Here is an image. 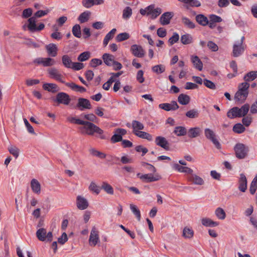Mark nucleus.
<instances>
[{
  "mask_svg": "<svg viewBox=\"0 0 257 257\" xmlns=\"http://www.w3.org/2000/svg\"><path fill=\"white\" fill-rule=\"evenodd\" d=\"M80 130L83 134L93 136L94 133H96L101 139H105L103 135V131L91 122L87 121L84 126L80 127Z\"/></svg>",
  "mask_w": 257,
  "mask_h": 257,
  "instance_id": "nucleus-1",
  "label": "nucleus"
},
{
  "mask_svg": "<svg viewBox=\"0 0 257 257\" xmlns=\"http://www.w3.org/2000/svg\"><path fill=\"white\" fill-rule=\"evenodd\" d=\"M140 13L143 16H151V19H155L161 14L162 10L160 8L155 9V5H151L145 9H140Z\"/></svg>",
  "mask_w": 257,
  "mask_h": 257,
  "instance_id": "nucleus-2",
  "label": "nucleus"
},
{
  "mask_svg": "<svg viewBox=\"0 0 257 257\" xmlns=\"http://www.w3.org/2000/svg\"><path fill=\"white\" fill-rule=\"evenodd\" d=\"M234 150L237 158L243 159L247 156L249 149L248 147L242 143H237L234 146Z\"/></svg>",
  "mask_w": 257,
  "mask_h": 257,
  "instance_id": "nucleus-3",
  "label": "nucleus"
},
{
  "mask_svg": "<svg viewBox=\"0 0 257 257\" xmlns=\"http://www.w3.org/2000/svg\"><path fill=\"white\" fill-rule=\"evenodd\" d=\"M244 37L242 36L240 41L236 42L233 45L232 56L238 57L241 56L245 49V45L243 44Z\"/></svg>",
  "mask_w": 257,
  "mask_h": 257,
  "instance_id": "nucleus-4",
  "label": "nucleus"
},
{
  "mask_svg": "<svg viewBox=\"0 0 257 257\" xmlns=\"http://www.w3.org/2000/svg\"><path fill=\"white\" fill-rule=\"evenodd\" d=\"M36 234L38 239L41 241H47L50 242L53 239L52 232L49 231L47 233L46 229L44 228H41L38 229Z\"/></svg>",
  "mask_w": 257,
  "mask_h": 257,
  "instance_id": "nucleus-5",
  "label": "nucleus"
},
{
  "mask_svg": "<svg viewBox=\"0 0 257 257\" xmlns=\"http://www.w3.org/2000/svg\"><path fill=\"white\" fill-rule=\"evenodd\" d=\"M33 63L37 65H41L43 67H50L56 64V61L50 57H39L35 59Z\"/></svg>",
  "mask_w": 257,
  "mask_h": 257,
  "instance_id": "nucleus-6",
  "label": "nucleus"
},
{
  "mask_svg": "<svg viewBox=\"0 0 257 257\" xmlns=\"http://www.w3.org/2000/svg\"><path fill=\"white\" fill-rule=\"evenodd\" d=\"M53 101L57 102L58 104H63L67 105L70 103L71 98L69 95L66 93L61 92L57 94Z\"/></svg>",
  "mask_w": 257,
  "mask_h": 257,
  "instance_id": "nucleus-7",
  "label": "nucleus"
},
{
  "mask_svg": "<svg viewBox=\"0 0 257 257\" xmlns=\"http://www.w3.org/2000/svg\"><path fill=\"white\" fill-rule=\"evenodd\" d=\"M127 131L124 128H117L115 130L114 134L111 138V142L115 143L122 140V136L126 135Z\"/></svg>",
  "mask_w": 257,
  "mask_h": 257,
  "instance_id": "nucleus-8",
  "label": "nucleus"
},
{
  "mask_svg": "<svg viewBox=\"0 0 257 257\" xmlns=\"http://www.w3.org/2000/svg\"><path fill=\"white\" fill-rule=\"evenodd\" d=\"M49 77L59 82L65 84V81L63 80V76L56 68H51L48 70Z\"/></svg>",
  "mask_w": 257,
  "mask_h": 257,
  "instance_id": "nucleus-9",
  "label": "nucleus"
},
{
  "mask_svg": "<svg viewBox=\"0 0 257 257\" xmlns=\"http://www.w3.org/2000/svg\"><path fill=\"white\" fill-rule=\"evenodd\" d=\"M137 176L140 177L143 181L148 183L157 181L161 179V177L159 175H153L152 173L141 175V173H139L137 174Z\"/></svg>",
  "mask_w": 257,
  "mask_h": 257,
  "instance_id": "nucleus-10",
  "label": "nucleus"
},
{
  "mask_svg": "<svg viewBox=\"0 0 257 257\" xmlns=\"http://www.w3.org/2000/svg\"><path fill=\"white\" fill-rule=\"evenodd\" d=\"M99 240V232L95 226H93L90 232L89 241L90 245L95 246Z\"/></svg>",
  "mask_w": 257,
  "mask_h": 257,
  "instance_id": "nucleus-11",
  "label": "nucleus"
},
{
  "mask_svg": "<svg viewBox=\"0 0 257 257\" xmlns=\"http://www.w3.org/2000/svg\"><path fill=\"white\" fill-rule=\"evenodd\" d=\"M156 145L163 148L166 151L170 149V144L166 139L162 136H158L156 138L155 140Z\"/></svg>",
  "mask_w": 257,
  "mask_h": 257,
  "instance_id": "nucleus-12",
  "label": "nucleus"
},
{
  "mask_svg": "<svg viewBox=\"0 0 257 257\" xmlns=\"http://www.w3.org/2000/svg\"><path fill=\"white\" fill-rule=\"evenodd\" d=\"M76 106L81 111L85 109H89L91 108V105L89 100L84 98H78Z\"/></svg>",
  "mask_w": 257,
  "mask_h": 257,
  "instance_id": "nucleus-13",
  "label": "nucleus"
},
{
  "mask_svg": "<svg viewBox=\"0 0 257 257\" xmlns=\"http://www.w3.org/2000/svg\"><path fill=\"white\" fill-rule=\"evenodd\" d=\"M131 50L132 54L136 57L142 58L145 56V52L142 47L136 44L131 46Z\"/></svg>",
  "mask_w": 257,
  "mask_h": 257,
  "instance_id": "nucleus-14",
  "label": "nucleus"
},
{
  "mask_svg": "<svg viewBox=\"0 0 257 257\" xmlns=\"http://www.w3.org/2000/svg\"><path fill=\"white\" fill-rule=\"evenodd\" d=\"M159 107L166 111L175 110L179 108V105L175 101H172L170 103H163L159 105Z\"/></svg>",
  "mask_w": 257,
  "mask_h": 257,
  "instance_id": "nucleus-15",
  "label": "nucleus"
},
{
  "mask_svg": "<svg viewBox=\"0 0 257 257\" xmlns=\"http://www.w3.org/2000/svg\"><path fill=\"white\" fill-rule=\"evenodd\" d=\"M247 179L243 174H240L238 180V189L242 192H245L247 189Z\"/></svg>",
  "mask_w": 257,
  "mask_h": 257,
  "instance_id": "nucleus-16",
  "label": "nucleus"
},
{
  "mask_svg": "<svg viewBox=\"0 0 257 257\" xmlns=\"http://www.w3.org/2000/svg\"><path fill=\"white\" fill-rule=\"evenodd\" d=\"M174 14L172 12L164 13L160 18V22L162 25H167L170 24V20L173 17Z\"/></svg>",
  "mask_w": 257,
  "mask_h": 257,
  "instance_id": "nucleus-17",
  "label": "nucleus"
},
{
  "mask_svg": "<svg viewBox=\"0 0 257 257\" xmlns=\"http://www.w3.org/2000/svg\"><path fill=\"white\" fill-rule=\"evenodd\" d=\"M49 56L54 57L57 55L58 48L56 44L50 43L45 47Z\"/></svg>",
  "mask_w": 257,
  "mask_h": 257,
  "instance_id": "nucleus-18",
  "label": "nucleus"
},
{
  "mask_svg": "<svg viewBox=\"0 0 257 257\" xmlns=\"http://www.w3.org/2000/svg\"><path fill=\"white\" fill-rule=\"evenodd\" d=\"M248 95V92L241 91L238 89L237 91L235 94L234 99L237 101L243 102L245 100Z\"/></svg>",
  "mask_w": 257,
  "mask_h": 257,
  "instance_id": "nucleus-19",
  "label": "nucleus"
},
{
  "mask_svg": "<svg viewBox=\"0 0 257 257\" xmlns=\"http://www.w3.org/2000/svg\"><path fill=\"white\" fill-rule=\"evenodd\" d=\"M77 206L80 210H84L88 206V203L86 199L80 196L77 197Z\"/></svg>",
  "mask_w": 257,
  "mask_h": 257,
  "instance_id": "nucleus-20",
  "label": "nucleus"
},
{
  "mask_svg": "<svg viewBox=\"0 0 257 257\" xmlns=\"http://www.w3.org/2000/svg\"><path fill=\"white\" fill-rule=\"evenodd\" d=\"M30 185L31 189L34 193L38 195L41 193V184L37 179H33L31 181Z\"/></svg>",
  "mask_w": 257,
  "mask_h": 257,
  "instance_id": "nucleus-21",
  "label": "nucleus"
},
{
  "mask_svg": "<svg viewBox=\"0 0 257 257\" xmlns=\"http://www.w3.org/2000/svg\"><path fill=\"white\" fill-rule=\"evenodd\" d=\"M103 3V0H82V5L86 8H90L95 5H101Z\"/></svg>",
  "mask_w": 257,
  "mask_h": 257,
  "instance_id": "nucleus-22",
  "label": "nucleus"
},
{
  "mask_svg": "<svg viewBox=\"0 0 257 257\" xmlns=\"http://www.w3.org/2000/svg\"><path fill=\"white\" fill-rule=\"evenodd\" d=\"M172 167L174 169L177 170L178 172L181 173H185L191 174L193 172L192 169L187 167L182 166L177 163L173 164Z\"/></svg>",
  "mask_w": 257,
  "mask_h": 257,
  "instance_id": "nucleus-23",
  "label": "nucleus"
},
{
  "mask_svg": "<svg viewBox=\"0 0 257 257\" xmlns=\"http://www.w3.org/2000/svg\"><path fill=\"white\" fill-rule=\"evenodd\" d=\"M201 130L200 127H195L189 129L187 134L188 137L190 138H194L199 137L200 135Z\"/></svg>",
  "mask_w": 257,
  "mask_h": 257,
  "instance_id": "nucleus-24",
  "label": "nucleus"
},
{
  "mask_svg": "<svg viewBox=\"0 0 257 257\" xmlns=\"http://www.w3.org/2000/svg\"><path fill=\"white\" fill-rule=\"evenodd\" d=\"M188 178V180L195 185H202L204 183L203 179L200 177L192 173Z\"/></svg>",
  "mask_w": 257,
  "mask_h": 257,
  "instance_id": "nucleus-25",
  "label": "nucleus"
},
{
  "mask_svg": "<svg viewBox=\"0 0 257 257\" xmlns=\"http://www.w3.org/2000/svg\"><path fill=\"white\" fill-rule=\"evenodd\" d=\"M191 62L196 69H198L199 71L202 70L203 63L198 56H192Z\"/></svg>",
  "mask_w": 257,
  "mask_h": 257,
  "instance_id": "nucleus-26",
  "label": "nucleus"
},
{
  "mask_svg": "<svg viewBox=\"0 0 257 257\" xmlns=\"http://www.w3.org/2000/svg\"><path fill=\"white\" fill-rule=\"evenodd\" d=\"M195 20L200 25L202 26H206L208 24V18L203 14L197 15Z\"/></svg>",
  "mask_w": 257,
  "mask_h": 257,
  "instance_id": "nucleus-27",
  "label": "nucleus"
},
{
  "mask_svg": "<svg viewBox=\"0 0 257 257\" xmlns=\"http://www.w3.org/2000/svg\"><path fill=\"white\" fill-rule=\"evenodd\" d=\"M201 223L202 225L206 227H215L219 225V222L217 221H214L209 218H203L201 219Z\"/></svg>",
  "mask_w": 257,
  "mask_h": 257,
  "instance_id": "nucleus-28",
  "label": "nucleus"
},
{
  "mask_svg": "<svg viewBox=\"0 0 257 257\" xmlns=\"http://www.w3.org/2000/svg\"><path fill=\"white\" fill-rule=\"evenodd\" d=\"M114 57L111 54L108 53H104L102 55V59L104 63L109 66H112L114 62Z\"/></svg>",
  "mask_w": 257,
  "mask_h": 257,
  "instance_id": "nucleus-29",
  "label": "nucleus"
},
{
  "mask_svg": "<svg viewBox=\"0 0 257 257\" xmlns=\"http://www.w3.org/2000/svg\"><path fill=\"white\" fill-rule=\"evenodd\" d=\"M65 85L70 87L71 89H72L74 91L79 92L81 93H83L86 91V89L83 87L79 85H78L76 84L75 83L73 82L71 83H66Z\"/></svg>",
  "mask_w": 257,
  "mask_h": 257,
  "instance_id": "nucleus-30",
  "label": "nucleus"
},
{
  "mask_svg": "<svg viewBox=\"0 0 257 257\" xmlns=\"http://www.w3.org/2000/svg\"><path fill=\"white\" fill-rule=\"evenodd\" d=\"M132 127L133 129V134H135L140 130H143L144 128V124L141 122L134 120H133L132 123Z\"/></svg>",
  "mask_w": 257,
  "mask_h": 257,
  "instance_id": "nucleus-31",
  "label": "nucleus"
},
{
  "mask_svg": "<svg viewBox=\"0 0 257 257\" xmlns=\"http://www.w3.org/2000/svg\"><path fill=\"white\" fill-rule=\"evenodd\" d=\"M178 101L182 105H187L190 101V97L187 94L181 93L178 97Z\"/></svg>",
  "mask_w": 257,
  "mask_h": 257,
  "instance_id": "nucleus-32",
  "label": "nucleus"
},
{
  "mask_svg": "<svg viewBox=\"0 0 257 257\" xmlns=\"http://www.w3.org/2000/svg\"><path fill=\"white\" fill-rule=\"evenodd\" d=\"M63 65L67 68H71L73 62L68 55H64L62 57Z\"/></svg>",
  "mask_w": 257,
  "mask_h": 257,
  "instance_id": "nucleus-33",
  "label": "nucleus"
},
{
  "mask_svg": "<svg viewBox=\"0 0 257 257\" xmlns=\"http://www.w3.org/2000/svg\"><path fill=\"white\" fill-rule=\"evenodd\" d=\"M239 107H233L231 109H229L227 113V116L228 117L233 119L236 117H239L238 114Z\"/></svg>",
  "mask_w": 257,
  "mask_h": 257,
  "instance_id": "nucleus-34",
  "label": "nucleus"
},
{
  "mask_svg": "<svg viewBox=\"0 0 257 257\" xmlns=\"http://www.w3.org/2000/svg\"><path fill=\"white\" fill-rule=\"evenodd\" d=\"M173 133L178 137L184 136L187 134V129L182 126H178L175 127Z\"/></svg>",
  "mask_w": 257,
  "mask_h": 257,
  "instance_id": "nucleus-35",
  "label": "nucleus"
},
{
  "mask_svg": "<svg viewBox=\"0 0 257 257\" xmlns=\"http://www.w3.org/2000/svg\"><path fill=\"white\" fill-rule=\"evenodd\" d=\"M134 135L140 138L146 139L149 141H152L153 140L152 136L151 134L145 132L140 131L137 133H135Z\"/></svg>",
  "mask_w": 257,
  "mask_h": 257,
  "instance_id": "nucleus-36",
  "label": "nucleus"
},
{
  "mask_svg": "<svg viewBox=\"0 0 257 257\" xmlns=\"http://www.w3.org/2000/svg\"><path fill=\"white\" fill-rule=\"evenodd\" d=\"M256 78L257 71H252L246 74L243 77V79L245 82L248 83V82L254 80Z\"/></svg>",
  "mask_w": 257,
  "mask_h": 257,
  "instance_id": "nucleus-37",
  "label": "nucleus"
},
{
  "mask_svg": "<svg viewBox=\"0 0 257 257\" xmlns=\"http://www.w3.org/2000/svg\"><path fill=\"white\" fill-rule=\"evenodd\" d=\"M44 90L52 92H55L58 91V86L54 83H45L43 85Z\"/></svg>",
  "mask_w": 257,
  "mask_h": 257,
  "instance_id": "nucleus-38",
  "label": "nucleus"
},
{
  "mask_svg": "<svg viewBox=\"0 0 257 257\" xmlns=\"http://www.w3.org/2000/svg\"><path fill=\"white\" fill-rule=\"evenodd\" d=\"M116 29H112L106 35L103 42V44L104 46H106L108 44L109 40L113 38L115 33H116Z\"/></svg>",
  "mask_w": 257,
  "mask_h": 257,
  "instance_id": "nucleus-39",
  "label": "nucleus"
},
{
  "mask_svg": "<svg viewBox=\"0 0 257 257\" xmlns=\"http://www.w3.org/2000/svg\"><path fill=\"white\" fill-rule=\"evenodd\" d=\"M181 42L184 45L190 44L193 42V38L190 34H184L181 37Z\"/></svg>",
  "mask_w": 257,
  "mask_h": 257,
  "instance_id": "nucleus-40",
  "label": "nucleus"
},
{
  "mask_svg": "<svg viewBox=\"0 0 257 257\" xmlns=\"http://www.w3.org/2000/svg\"><path fill=\"white\" fill-rule=\"evenodd\" d=\"M90 15V12L85 11L79 15L78 20L81 23H85L88 21Z\"/></svg>",
  "mask_w": 257,
  "mask_h": 257,
  "instance_id": "nucleus-41",
  "label": "nucleus"
},
{
  "mask_svg": "<svg viewBox=\"0 0 257 257\" xmlns=\"http://www.w3.org/2000/svg\"><path fill=\"white\" fill-rule=\"evenodd\" d=\"M101 188L108 194L112 195L114 191L112 187L106 182H103Z\"/></svg>",
  "mask_w": 257,
  "mask_h": 257,
  "instance_id": "nucleus-42",
  "label": "nucleus"
},
{
  "mask_svg": "<svg viewBox=\"0 0 257 257\" xmlns=\"http://www.w3.org/2000/svg\"><path fill=\"white\" fill-rule=\"evenodd\" d=\"M36 19L35 17H32L30 18L28 22H29V24L27 25V27L28 28V29L32 32H35L36 27Z\"/></svg>",
  "mask_w": 257,
  "mask_h": 257,
  "instance_id": "nucleus-43",
  "label": "nucleus"
},
{
  "mask_svg": "<svg viewBox=\"0 0 257 257\" xmlns=\"http://www.w3.org/2000/svg\"><path fill=\"white\" fill-rule=\"evenodd\" d=\"M199 112L196 109H192L186 112V117L190 118H196L199 116Z\"/></svg>",
  "mask_w": 257,
  "mask_h": 257,
  "instance_id": "nucleus-44",
  "label": "nucleus"
},
{
  "mask_svg": "<svg viewBox=\"0 0 257 257\" xmlns=\"http://www.w3.org/2000/svg\"><path fill=\"white\" fill-rule=\"evenodd\" d=\"M133 14L132 9L130 7H125L122 11V17L124 20L129 19Z\"/></svg>",
  "mask_w": 257,
  "mask_h": 257,
  "instance_id": "nucleus-45",
  "label": "nucleus"
},
{
  "mask_svg": "<svg viewBox=\"0 0 257 257\" xmlns=\"http://www.w3.org/2000/svg\"><path fill=\"white\" fill-rule=\"evenodd\" d=\"M182 22L185 26L189 29H194L195 28V24L189 19L186 17L182 18Z\"/></svg>",
  "mask_w": 257,
  "mask_h": 257,
  "instance_id": "nucleus-46",
  "label": "nucleus"
},
{
  "mask_svg": "<svg viewBox=\"0 0 257 257\" xmlns=\"http://www.w3.org/2000/svg\"><path fill=\"white\" fill-rule=\"evenodd\" d=\"M91 57L90 52L85 51L81 53L77 57V60L80 62H83L88 60Z\"/></svg>",
  "mask_w": 257,
  "mask_h": 257,
  "instance_id": "nucleus-47",
  "label": "nucleus"
},
{
  "mask_svg": "<svg viewBox=\"0 0 257 257\" xmlns=\"http://www.w3.org/2000/svg\"><path fill=\"white\" fill-rule=\"evenodd\" d=\"M73 35L76 38H80L81 37V27L79 25H75L72 29Z\"/></svg>",
  "mask_w": 257,
  "mask_h": 257,
  "instance_id": "nucleus-48",
  "label": "nucleus"
},
{
  "mask_svg": "<svg viewBox=\"0 0 257 257\" xmlns=\"http://www.w3.org/2000/svg\"><path fill=\"white\" fill-rule=\"evenodd\" d=\"M88 189L90 191L97 195L100 193L101 188L97 186L95 182H91L89 186Z\"/></svg>",
  "mask_w": 257,
  "mask_h": 257,
  "instance_id": "nucleus-49",
  "label": "nucleus"
},
{
  "mask_svg": "<svg viewBox=\"0 0 257 257\" xmlns=\"http://www.w3.org/2000/svg\"><path fill=\"white\" fill-rule=\"evenodd\" d=\"M91 155L97 157L101 159H104L106 157V155L102 152H100L94 148H91L89 150Z\"/></svg>",
  "mask_w": 257,
  "mask_h": 257,
  "instance_id": "nucleus-50",
  "label": "nucleus"
},
{
  "mask_svg": "<svg viewBox=\"0 0 257 257\" xmlns=\"http://www.w3.org/2000/svg\"><path fill=\"white\" fill-rule=\"evenodd\" d=\"M215 213L216 216L219 219L223 220L225 218V212L224 210L220 207H218L216 209Z\"/></svg>",
  "mask_w": 257,
  "mask_h": 257,
  "instance_id": "nucleus-51",
  "label": "nucleus"
},
{
  "mask_svg": "<svg viewBox=\"0 0 257 257\" xmlns=\"http://www.w3.org/2000/svg\"><path fill=\"white\" fill-rule=\"evenodd\" d=\"M193 230L188 227H185L183 231V235L184 237L187 238H191L193 236Z\"/></svg>",
  "mask_w": 257,
  "mask_h": 257,
  "instance_id": "nucleus-52",
  "label": "nucleus"
},
{
  "mask_svg": "<svg viewBox=\"0 0 257 257\" xmlns=\"http://www.w3.org/2000/svg\"><path fill=\"white\" fill-rule=\"evenodd\" d=\"M245 130L244 126L240 123L235 124L233 127V131L237 134L243 133Z\"/></svg>",
  "mask_w": 257,
  "mask_h": 257,
  "instance_id": "nucleus-53",
  "label": "nucleus"
},
{
  "mask_svg": "<svg viewBox=\"0 0 257 257\" xmlns=\"http://www.w3.org/2000/svg\"><path fill=\"white\" fill-rule=\"evenodd\" d=\"M152 69L154 73L161 74L165 71V67L162 64L157 65L153 66Z\"/></svg>",
  "mask_w": 257,
  "mask_h": 257,
  "instance_id": "nucleus-54",
  "label": "nucleus"
},
{
  "mask_svg": "<svg viewBox=\"0 0 257 257\" xmlns=\"http://www.w3.org/2000/svg\"><path fill=\"white\" fill-rule=\"evenodd\" d=\"M129 38H130L129 34L127 33H126V32H124V33H121L118 34L117 35V36L116 37L115 39L117 42H120L129 39Z\"/></svg>",
  "mask_w": 257,
  "mask_h": 257,
  "instance_id": "nucleus-55",
  "label": "nucleus"
},
{
  "mask_svg": "<svg viewBox=\"0 0 257 257\" xmlns=\"http://www.w3.org/2000/svg\"><path fill=\"white\" fill-rule=\"evenodd\" d=\"M130 209L132 212L136 215L138 220L140 221L141 220V215L139 209L137 208V207L136 205L134 204L130 205Z\"/></svg>",
  "mask_w": 257,
  "mask_h": 257,
  "instance_id": "nucleus-56",
  "label": "nucleus"
},
{
  "mask_svg": "<svg viewBox=\"0 0 257 257\" xmlns=\"http://www.w3.org/2000/svg\"><path fill=\"white\" fill-rule=\"evenodd\" d=\"M179 2L188 4L192 7H198L201 6V3L197 0H178Z\"/></svg>",
  "mask_w": 257,
  "mask_h": 257,
  "instance_id": "nucleus-57",
  "label": "nucleus"
},
{
  "mask_svg": "<svg viewBox=\"0 0 257 257\" xmlns=\"http://www.w3.org/2000/svg\"><path fill=\"white\" fill-rule=\"evenodd\" d=\"M8 150L9 152L16 158L18 157L19 155V149L17 147L14 146H11L9 147Z\"/></svg>",
  "mask_w": 257,
  "mask_h": 257,
  "instance_id": "nucleus-58",
  "label": "nucleus"
},
{
  "mask_svg": "<svg viewBox=\"0 0 257 257\" xmlns=\"http://www.w3.org/2000/svg\"><path fill=\"white\" fill-rule=\"evenodd\" d=\"M257 189V181L254 178L251 181L249 186V192L251 194L253 195Z\"/></svg>",
  "mask_w": 257,
  "mask_h": 257,
  "instance_id": "nucleus-59",
  "label": "nucleus"
},
{
  "mask_svg": "<svg viewBox=\"0 0 257 257\" xmlns=\"http://www.w3.org/2000/svg\"><path fill=\"white\" fill-rule=\"evenodd\" d=\"M204 135L206 138L210 140V139H212L214 137H216L215 133L211 130L207 128L204 130Z\"/></svg>",
  "mask_w": 257,
  "mask_h": 257,
  "instance_id": "nucleus-60",
  "label": "nucleus"
},
{
  "mask_svg": "<svg viewBox=\"0 0 257 257\" xmlns=\"http://www.w3.org/2000/svg\"><path fill=\"white\" fill-rule=\"evenodd\" d=\"M179 40V35L178 33L175 32L173 33V36L169 38L168 42L170 45H173L174 44L177 43Z\"/></svg>",
  "mask_w": 257,
  "mask_h": 257,
  "instance_id": "nucleus-61",
  "label": "nucleus"
},
{
  "mask_svg": "<svg viewBox=\"0 0 257 257\" xmlns=\"http://www.w3.org/2000/svg\"><path fill=\"white\" fill-rule=\"evenodd\" d=\"M53 28L56 31L51 34V38L57 40H59L61 39L62 36L61 33L57 32V30H58L57 27L56 26H54Z\"/></svg>",
  "mask_w": 257,
  "mask_h": 257,
  "instance_id": "nucleus-62",
  "label": "nucleus"
},
{
  "mask_svg": "<svg viewBox=\"0 0 257 257\" xmlns=\"http://www.w3.org/2000/svg\"><path fill=\"white\" fill-rule=\"evenodd\" d=\"M249 86V84L245 81L244 82L239 84L238 89H240L241 91L248 92V88Z\"/></svg>",
  "mask_w": 257,
  "mask_h": 257,
  "instance_id": "nucleus-63",
  "label": "nucleus"
},
{
  "mask_svg": "<svg viewBox=\"0 0 257 257\" xmlns=\"http://www.w3.org/2000/svg\"><path fill=\"white\" fill-rule=\"evenodd\" d=\"M204 84V85L207 87L208 88H210L212 90H214L216 89V85L212 81L207 79H205L203 80Z\"/></svg>",
  "mask_w": 257,
  "mask_h": 257,
  "instance_id": "nucleus-64",
  "label": "nucleus"
}]
</instances>
